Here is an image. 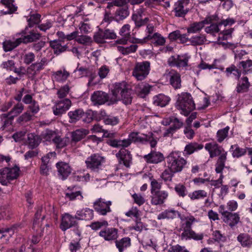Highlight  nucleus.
Segmentation results:
<instances>
[{"label":"nucleus","mask_w":252,"mask_h":252,"mask_svg":"<svg viewBox=\"0 0 252 252\" xmlns=\"http://www.w3.org/2000/svg\"><path fill=\"white\" fill-rule=\"evenodd\" d=\"M132 90L125 81L116 83L112 91L111 103L115 104L118 101H122L125 105L130 104L133 96Z\"/></svg>","instance_id":"1"},{"label":"nucleus","mask_w":252,"mask_h":252,"mask_svg":"<svg viewBox=\"0 0 252 252\" xmlns=\"http://www.w3.org/2000/svg\"><path fill=\"white\" fill-rule=\"evenodd\" d=\"M205 149L209 152L211 158L219 156L215 164V171L217 173H221L227 160V152L224 151L222 147L215 142L206 143Z\"/></svg>","instance_id":"2"},{"label":"nucleus","mask_w":252,"mask_h":252,"mask_svg":"<svg viewBox=\"0 0 252 252\" xmlns=\"http://www.w3.org/2000/svg\"><path fill=\"white\" fill-rule=\"evenodd\" d=\"M196 220L193 216H190L182 220L180 231H182L180 237L182 240L193 239L201 240L203 238V234L196 233L192 229V225Z\"/></svg>","instance_id":"3"},{"label":"nucleus","mask_w":252,"mask_h":252,"mask_svg":"<svg viewBox=\"0 0 252 252\" xmlns=\"http://www.w3.org/2000/svg\"><path fill=\"white\" fill-rule=\"evenodd\" d=\"M176 107L178 109L181 110V113L185 116L195 108V105L191 95L187 92H182L177 95Z\"/></svg>","instance_id":"4"},{"label":"nucleus","mask_w":252,"mask_h":252,"mask_svg":"<svg viewBox=\"0 0 252 252\" xmlns=\"http://www.w3.org/2000/svg\"><path fill=\"white\" fill-rule=\"evenodd\" d=\"M167 167L176 173L182 171L187 161L179 155L178 152H172L166 158Z\"/></svg>","instance_id":"5"},{"label":"nucleus","mask_w":252,"mask_h":252,"mask_svg":"<svg viewBox=\"0 0 252 252\" xmlns=\"http://www.w3.org/2000/svg\"><path fill=\"white\" fill-rule=\"evenodd\" d=\"M111 27H105L103 30L99 29L94 35V41L97 43H104L107 40L115 39L117 34Z\"/></svg>","instance_id":"6"},{"label":"nucleus","mask_w":252,"mask_h":252,"mask_svg":"<svg viewBox=\"0 0 252 252\" xmlns=\"http://www.w3.org/2000/svg\"><path fill=\"white\" fill-rule=\"evenodd\" d=\"M19 168L15 166L13 167H5L0 170V183L4 186H7L10 181L17 178L19 176Z\"/></svg>","instance_id":"7"},{"label":"nucleus","mask_w":252,"mask_h":252,"mask_svg":"<svg viewBox=\"0 0 252 252\" xmlns=\"http://www.w3.org/2000/svg\"><path fill=\"white\" fill-rule=\"evenodd\" d=\"M150 70V63L145 61L137 63L133 70L132 75L137 80L141 81L146 78Z\"/></svg>","instance_id":"8"},{"label":"nucleus","mask_w":252,"mask_h":252,"mask_svg":"<svg viewBox=\"0 0 252 252\" xmlns=\"http://www.w3.org/2000/svg\"><path fill=\"white\" fill-rule=\"evenodd\" d=\"M112 95L101 91H95L92 94L91 99L94 105H101L107 103L108 105H112L111 103Z\"/></svg>","instance_id":"9"},{"label":"nucleus","mask_w":252,"mask_h":252,"mask_svg":"<svg viewBox=\"0 0 252 252\" xmlns=\"http://www.w3.org/2000/svg\"><path fill=\"white\" fill-rule=\"evenodd\" d=\"M104 158L98 154H94L89 157L85 161L88 169L94 172H97L101 167Z\"/></svg>","instance_id":"10"},{"label":"nucleus","mask_w":252,"mask_h":252,"mask_svg":"<svg viewBox=\"0 0 252 252\" xmlns=\"http://www.w3.org/2000/svg\"><path fill=\"white\" fill-rule=\"evenodd\" d=\"M111 205V201H106L103 198H99L93 203V207L100 215L106 216L108 213L111 212L110 208Z\"/></svg>","instance_id":"11"},{"label":"nucleus","mask_w":252,"mask_h":252,"mask_svg":"<svg viewBox=\"0 0 252 252\" xmlns=\"http://www.w3.org/2000/svg\"><path fill=\"white\" fill-rule=\"evenodd\" d=\"M49 61L45 57L42 58L40 62H36L32 63L27 68V73L30 77L34 78L39 72L44 69L45 66L47 65Z\"/></svg>","instance_id":"12"},{"label":"nucleus","mask_w":252,"mask_h":252,"mask_svg":"<svg viewBox=\"0 0 252 252\" xmlns=\"http://www.w3.org/2000/svg\"><path fill=\"white\" fill-rule=\"evenodd\" d=\"M71 104V100L68 98L58 101L52 107L53 114L55 116H61L70 108Z\"/></svg>","instance_id":"13"},{"label":"nucleus","mask_w":252,"mask_h":252,"mask_svg":"<svg viewBox=\"0 0 252 252\" xmlns=\"http://www.w3.org/2000/svg\"><path fill=\"white\" fill-rule=\"evenodd\" d=\"M166 78L169 84L175 90L180 89L182 87L181 74L177 70L171 69L166 72Z\"/></svg>","instance_id":"14"},{"label":"nucleus","mask_w":252,"mask_h":252,"mask_svg":"<svg viewBox=\"0 0 252 252\" xmlns=\"http://www.w3.org/2000/svg\"><path fill=\"white\" fill-rule=\"evenodd\" d=\"M76 220V215L73 217L69 213L63 214L60 226V228L62 231H65L71 227L77 226L78 223Z\"/></svg>","instance_id":"15"},{"label":"nucleus","mask_w":252,"mask_h":252,"mask_svg":"<svg viewBox=\"0 0 252 252\" xmlns=\"http://www.w3.org/2000/svg\"><path fill=\"white\" fill-rule=\"evenodd\" d=\"M189 0H179L174 4L175 15L178 17H184L189 11L188 4Z\"/></svg>","instance_id":"16"},{"label":"nucleus","mask_w":252,"mask_h":252,"mask_svg":"<svg viewBox=\"0 0 252 252\" xmlns=\"http://www.w3.org/2000/svg\"><path fill=\"white\" fill-rule=\"evenodd\" d=\"M189 57L186 54L178 55L177 57L172 56L168 60V64L170 66H176L179 67H183L188 66Z\"/></svg>","instance_id":"17"},{"label":"nucleus","mask_w":252,"mask_h":252,"mask_svg":"<svg viewBox=\"0 0 252 252\" xmlns=\"http://www.w3.org/2000/svg\"><path fill=\"white\" fill-rule=\"evenodd\" d=\"M148 163L158 164L163 161L165 158L162 153L159 151L152 150L151 152L143 157Z\"/></svg>","instance_id":"18"},{"label":"nucleus","mask_w":252,"mask_h":252,"mask_svg":"<svg viewBox=\"0 0 252 252\" xmlns=\"http://www.w3.org/2000/svg\"><path fill=\"white\" fill-rule=\"evenodd\" d=\"M120 163H123L126 167H129L132 161L130 152L124 148L121 149L116 155Z\"/></svg>","instance_id":"19"},{"label":"nucleus","mask_w":252,"mask_h":252,"mask_svg":"<svg viewBox=\"0 0 252 252\" xmlns=\"http://www.w3.org/2000/svg\"><path fill=\"white\" fill-rule=\"evenodd\" d=\"M59 177L63 180L66 179L71 173L72 169L68 163L59 162L56 163Z\"/></svg>","instance_id":"20"},{"label":"nucleus","mask_w":252,"mask_h":252,"mask_svg":"<svg viewBox=\"0 0 252 252\" xmlns=\"http://www.w3.org/2000/svg\"><path fill=\"white\" fill-rule=\"evenodd\" d=\"M28 30V27H26L25 30L20 33L22 36V37L20 38L21 39V43L23 42L26 44L32 42L40 38L41 36L40 34L34 32L33 30L30 31L29 32V34L26 35V34L27 33V31Z\"/></svg>","instance_id":"21"},{"label":"nucleus","mask_w":252,"mask_h":252,"mask_svg":"<svg viewBox=\"0 0 252 252\" xmlns=\"http://www.w3.org/2000/svg\"><path fill=\"white\" fill-rule=\"evenodd\" d=\"M151 194V204L154 205L163 204L168 196V193L165 190L157 191Z\"/></svg>","instance_id":"22"},{"label":"nucleus","mask_w":252,"mask_h":252,"mask_svg":"<svg viewBox=\"0 0 252 252\" xmlns=\"http://www.w3.org/2000/svg\"><path fill=\"white\" fill-rule=\"evenodd\" d=\"M118 229L115 228H107L101 230L99 235L106 241L116 240L118 237Z\"/></svg>","instance_id":"23"},{"label":"nucleus","mask_w":252,"mask_h":252,"mask_svg":"<svg viewBox=\"0 0 252 252\" xmlns=\"http://www.w3.org/2000/svg\"><path fill=\"white\" fill-rule=\"evenodd\" d=\"M75 215L76 220L86 221L92 220L94 216L93 210L88 208L78 210Z\"/></svg>","instance_id":"24"},{"label":"nucleus","mask_w":252,"mask_h":252,"mask_svg":"<svg viewBox=\"0 0 252 252\" xmlns=\"http://www.w3.org/2000/svg\"><path fill=\"white\" fill-rule=\"evenodd\" d=\"M0 2L5 7L4 9L0 10L1 15L13 14L17 9V7L13 4V0H1Z\"/></svg>","instance_id":"25"},{"label":"nucleus","mask_w":252,"mask_h":252,"mask_svg":"<svg viewBox=\"0 0 252 252\" xmlns=\"http://www.w3.org/2000/svg\"><path fill=\"white\" fill-rule=\"evenodd\" d=\"M223 221L231 228L236 226L240 222L239 215L237 213L229 212L223 218Z\"/></svg>","instance_id":"26"},{"label":"nucleus","mask_w":252,"mask_h":252,"mask_svg":"<svg viewBox=\"0 0 252 252\" xmlns=\"http://www.w3.org/2000/svg\"><path fill=\"white\" fill-rule=\"evenodd\" d=\"M144 137H140L138 136V142L145 143L146 142H149L150 146L152 148H155L159 140V138L156 136L152 132H149L147 134H143Z\"/></svg>","instance_id":"27"},{"label":"nucleus","mask_w":252,"mask_h":252,"mask_svg":"<svg viewBox=\"0 0 252 252\" xmlns=\"http://www.w3.org/2000/svg\"><path fill=\"white\" fill-rule=\"evenodd\" d=\"M120 35L122 38L117 40V43L122 44H126L127 40L130 37V26L129 24L124 25L120 29Z\"/></svg>","instance_id":"28"},{"label":"nucleus","mask_w":252,"mask_h":252,"mask_svg":"<svg viewBox=\"0 0 252 252\" xmlns=\"http://www.w3.org/2000/svg\"><path fill=\"white\" fill-rule=\"evenodd\" d=\"M50 46L53 49L54 54L59 55L68 50L67 45H62L61 41L60 40H51L49 42Z\"/></svg>","instance_id":"29"},{"label":"nucleus","mask_w":252,"mask_h":252,"mask_svg":"<svg viewBox=\"0 0 252 252\" xmlns=\"http://www.w3.org/2000/svg\"><path fill=\"white\" fill-rule=\"evenodd\" d=\"M79 189V187L76 186H71L67 188V190L69 191L65 193V198L68 199L69 200H74L78 196H80V199H82L83 197L82 195V192Z\"/></svg>","instance_id":"30"},{"label":"nucleus","mask_w":252,"mask_h":252,"mask_svg":"<svg viewBox=\"0 0 252 252\" xmlns=\"http://www.w3.org/2000/svg\"><path fill=\"white\" fill-rule=\"evenodd\" d=\"M24 108V105L22 103H18L8 113L2 114L1 115L2 118H6L10 115V118L14 119L15 117L17 116L22 112Z\"/></svg>","instance_id":"31"},{"label":"nucleus","mask_w":252,"mask_h":252,"mask_svg":"<svg viewBox=\"0 0 252 252\" xmlns=\"http://www.w3.org/2000/svg\"><path fill=\"white\" fill-rule=\"evenodd\" d=\"M84 114V111L82 109H77L73 111H69L68 116L69 120V122L71 124H75L77 121L81 120L82 115Z\"/></svg>","instance_id":"32"},{"label":"nucleus","mask_w":252,"mask_h":252,"mask_svg":"<svg viewBox=\"0 0 252 252\" xmlns=\"http://www.w3.org/2000/svg\"><path fill=\"white\" fill-rule=\"evenodd\" d=\"M146 38H149L155 46H163L166 40L160 33L155 32L153 35H148Z\"/></svg>","instance_id":"33"},{"label":"nucleus","mask_w":252,"mask_h":252,"mask_svg":"<svg viewBox=\"0 0 252 252\" xmlns=\"http://www.w3.org/2000/svg\"><path fill=\"white\" fill-rule=\"evenodd\" d=\"M151 88L150 85L141 83L136 86V92L139 96L144 98L150 93Z\"/></svg>","instance_id":"34"},{"label":"nucleus","mask_w":252,"mask_h":252,"mask_svg":"<svg viewBox=\"0 0 252 252\" xmlns=\"http://www.w3.org/2000/svg\"><path fill=\"white\" fill-rule=\"evenodd\" d=\"M42 138L34 133H30L28 136V144L30 148L32 149L37 147L41 141Z\"/></svg>","instance_id":"35"},{"label":"nucleus","mask_w":252,"mask_h":252,"mask_svg":"<svg viewBox=\"0 0 252 252\" xmlns=\"http://www.w3.org/2000/svg\"><path fill=\"white\" fill-rule=\"evenodd\" d=\"M203 145L201 144H198L196 142H191L187 144L184 149L186 155H190L194 152L202 149Z\"/></svg>","instance_id":"36"},{"label":"nucleus","mask_w":252,"mask_h":252,"mask_svg":"<svg viewBox=\"0 0 252 252\" xmlns=\"http://www.w3.org/2000/svg\"><path fill=\"white\" fill-rule=\"evenodd\" d=\"M21 43L20 38L12 41L10 40H6L2 43V47L4 51L6 52L11 51L17 47Z\"/></svg>","instance_id":"37"},{"label":"nucleus","mask_w":252,"mask_h":252,"mask_svg":"<svg viewBox=\"0 0 252 252\" xmlns=\"http://www.w3.org/2000/svg\"><path fill=\"white\" fill-rule=\"evenodd\" d=\"M116 247L118 249L119 252H123L124 250L129 247L131 245L130 238L126 237L120 239V240L115 241Z\"/></svg>","instance_id":"38"},{"label":"nucleus","mask_w":252,"mask_h":252,"mask_svg":"<svg viewBox=\"0 0 252 252\" xmlns=\"http://www.w3.org/2000/svg\"><path fill=\"white\" fill-rule=\"evenodd\" d=\"M250 84L248 81L247 77H244L241 78L238 82L236 87V91L238 93H243L248 91Z\"/></svg>","instance_id":"39"},{"label":"nucleus","mask_w":252,"mask_h":252,"mask_svg":"<svg viewBox=\"0 0 252 252\" xmlns=\"http://www.w3.org/2000/svg\"><path fill=\"white\" fill-rule=\"evenodd\" d=\"M170 100L169 97L163 94H159L154 97V104L162 107L165 106Z\"/></svg>","instance_id":"40"},{"label":"nucleus","mask_w":252,"mask_h":252,"mask_svg":"<svg viewBox=\"0 0 252 252\" xmlns=\"http://www.w3.org/2000/svg\"><path fill=\"white\" fill-rule=\"evenodd\" d=\"M129 15V11L128 7L125 6L124 7H120L116 11L114 14L115 21L118 22L120 21L124 20Z\"/></svg>","instance_id":"41"},{"label":"nucleus","mask_w":252,"mask_h":252,"mask_svg":"<svg viewBox=\"0 0 252 252\" xmlns=\"http://www.w3.org/2000/svg\"><path fill=\"white\" fill-rule=\"evenodd\" d=\"M88 133V130L84 128L77 129L72 132V141L75 142H78L84 138Z\"/></svg>","instance_id":"42"},{"label":"nucleus","mask_w":252,"mask_h":252,"mask_svg":"<svg viewBox=\"0 0 252 252\" xmlns=\"http://www.w3.org/2000/svg\"><path fill=\"white\" fill-rule=\"evenodd\" d=\"M237 238L243 247L249 248L252 245V238L248 234L241 233Z\"/></svg>","instance_id":"43"},{"label":"nucleus","mask_w":252,"mask_h":252,"mask_svg":"<svg viewBox=\"0 0 252 252\" xmlns=\"http://www.w3.org/2000/svg\"><path fill=\"white\" fill-rule=\"evenodd\" d=\"M247 148H241L237 144L231 145L230 150L232 151V156L233 158H239L248 153Z\"/></svg>","instance_id":"44"},{"label":"nucleus","mask_w":252,"mask_h":252,"mask_svg":"<svg viewBox=\"0 0 252 252\" xmlns=\"http://www.w3.org/2000/svg\"><path fill=\"white\" fill-rule=\"evenodd\" d=\"M225 73L226 76L228 77L233 75L237 79H239L241 75L242 72L235 65L231 64L226 68Z\"/></svg>","instance_id":"45"},{"label":"nucleus","mask_w":252,"mask_h":252,"mask_svg":"<svg viewBox=\"0 0 252 252\" xmlns=\"http://www.w3.org/2000/svg\"><path fill=\"white\" fill-rule=\"evenodd\" d=\"M131 18L134 22L135 27L137 28H139L142 26L147 25L148 22L149 21V19L148 17L143 19L141 15L133 14Z\"/></svg>","instance_id":"46"},{"label":"nucleus","mask_w":252,"mask_h":252,"mask_svg":"<svg viewBox=\"0 0 252 252\" xmlns=\"http://www.w3.org/2000/svg\"><path fill=\"white\" fill-rule=\"evenodd\" d=\"M206 41V36L202 34L193 36L189 38L190 43L192 46L202 45Z\"/></svg>","instance_id":"47"},{"label":"nucleus","mask_w":252,"mask_h":252,"mask_svg":"<svg viewBox=\"0 0 252 252\" xmlns=\"http://www.w3.org/2000/svg\"><path fill=\"white\" fill-rule=\"evenodd\" d=\"M43 212V207L42 206H38L36 208V211L34 215V218L33 222V227L35 228L36 225L38 227L39 223L45 219V215H42Z\"/></svg>","instance_id":"48"},{"label":"nucleus","mask_w":252,"mask_h":252,"mask_svg":"<svg viewBox=\"0 0 252 252\" xmlns=\"http://www.w3.org/2000/svg\"><path fill=\"white\" fill-rule=\"evenodd\" d=\"M178 214V212L174 210H166L162 212L158 216V219H173L176 218L177 214Z\"/></svg>","instance_id":"49"},{"label":"nucleus","mask_w":252,"mask_h":252,"mask_svg":"<svg viewBox=\"0 0 252 252\" xmlns=\"http://www.w3.org/2000/svg\"><path fill=\"white\" fill-rule=\"evenodd\" d=\"M55 80L57 82H64L69 76V73L66 70H60L55 72L53 74Z\"/></svg>","instance_id":"50"},{"label":"nucleus","mask_w":252,"mask_h":252,"mask_svg":"<svg viewBox=\"0 0 252 252\" xmlns=\"http://www.w3.org/2000/svg\"><path fill=\"white\" fill-rule=\"evenodd\" d=\"M135 224L129 227V229L134 230L136 231L141 232L143 229L147 230V225L141 221V219L140 217L135 219Z\"/></svg>","instance_id":"51"},{"label":"nucleus","mask_w":252,"mask_h":252,"mask_svg":"<svg viewBox=\"0 0 252 252\" xmlns=\"http://www.w3.org/2000/svg\"><path fill=\"white\" fill-rule=\"evenodd\" d=\"M174 189L177 195L180 197L184 198L188 194L187 189L183 184L179 183L176 185Z\"/></svg>","instance_id":"52"},{"label":"nucleus","mask_w":252,"mask_h":252,"mask_svg":"<svg viewBox=\"0 0 252 252\" xmlns=\"http://www.w3.org/2000/svg\"><path fill=\"white\" fill-rule=\"evenodd\" d=\"M69 142V139L67 137L61 138L59 136H56V138L54 139L53 143L56 145L58 149H62L65 147L67 143Z\"/></svg>","instance_id":"53"},{"label":"nucleus","mask_w":252,"mask_h":252,"mask_svg":"<svg viewBox=\"0 0 252 252\" xmlns=\"http://www.w3.org/2000/svg\"><path fill=\"white\" fill-rule=\"evenodd\" d=\"M56 136L57 134L55 132L47 129L42 132L41 138L46 141H51L52 140L53 142H54V139L56 138Z\"/></svg>","instance_id":"54"},{"label":"nucleus","mask_w":252,"mask_h":252,"mask_svg":"<svg viewBox=\"0 0 252 252\" xmlns=\"http://www.w3.org/2000/svg\"><path fill=\"white\" fill-rule=\"evenodd\" d=\"M137 47V45L135 44L126 47L119 46H118V50L123 55H128L131 53L135 52Z\"/></svg>","instance_id":"55"},{"label":"nucleus","mask_w":252,"mask_h":252,"mask_svg":"<svg viewBox=\"0 0 252 252\" xmlns=\"http://www.w3.org/2000/svg\"><path fill=\"white\" fill-rule=\"evenodd\" d=\"M114 20H115V16L112 15L110 11H105L101 25L106 24L105 27H111V24Z\"/></svg>","instance_id":"56"},{"label":"nucleus","mask_w":252,"mask_h":252,"mask_svg":"<svg viewBox=\"0 0 252 252\" xmlns=\"http://www.w3.org/2000/svg\"><path fill=\"white\" fill-rule=\"evenodd\" d=\"M202 24L198 22H193L190 24L187 28V33H195L199 32L202 28Z\"/></svg>","instance_id":"57"},{"label":"nucleus","mask_w":252,"mask_h":252,"mask_svg":"<svg viewBox=\"0 0 252 252\" xmlns=\"http://www.w3.org/2000/svg\"><path fill=\"white\" fill-rule=\"evenodd\" d=\"M41 15L38 13L31 14L28 19V27L32 28L34 25L38 24L40 22Z\"/></svg>","instance_id":"58"},{"label":"nucleus","mask_w":252,"mask_h":252,"mask_svg":"<svg viewBox=\"0 0 252 252\" xmlns=\"http://www.w3.org/2000/svg\"><path fill=\"white\" fill-rule=\"evenodd\" d=\"M229 127L227 126L224 128L220 129L217 133V139L219 143H221L228 136Z\"/></svg>","instance_id":"59"},{"label":"nucleus","mask_w":252,"mask_h":252,"mask_svg":"<svg viewBox=\"0 0 252 252\" xmlns=\"http://www.w3.org/2000/svg\"><path fill=\"white\" fill-rule=\"evenodd\" d=\"M190 199L194 200L207 197V193L204 190H195L188 195Z\"/></svg>","instance_id":"60"},{"label":"nucleus","mask_w":252,"mask_h":252,"mask_svg":"<svg viewBox=\"0 0 252 252\" xmlns=\"http://www.w3.org/2000/svg\"><path fill=\"white\" fill-rule=\"evenodd\" d=\"M239 65L242 67L244 74H246L252 72V60L241 61L239 63Z\"/></svg>","instance_id":"61"},{"label":"nucleus","mask_w":252,"mask_h":252,"mask_svg":"<svg viewBox=\"0 0 252 252\" xmlns=\"http://www.w3.org/2000/svg\"><path fill=\"white\" fill-rule=\"evenodd\" d=\"M234 31L233 28L223 30L219 35V40H226L232 37V33Z\"/></svg>","instance_id":"62"},{"label":"nucleus","mask_w":252,"mask_h":252,"mask_svg":"<svg viewBox=\"0 0 252 252\" xmlns=\"http://www.w3.org/2000/svg\"><path fill=\"white\" fill-rule=\"evenodd\" d=\"M175 172L172 171L170 168L167 167L161 174V178L165 181H171Z\"/></svg>","instance_id":"63"},{"label":"nucleus","mask_w":252,"mask_h":252,"mask_svg":"<svg viewBox=\"0 0 252 252\" xmlns=\"http://www.w3.org/2000/svg\"><path fill=\"white\" fill-rule=\"evenodd\" d=\"M70 90L68 84H66L61 87L57 91V94L59 98H63L65 97L69 93Z\"/></svg>","instance_id":"64"}]
</instances>
